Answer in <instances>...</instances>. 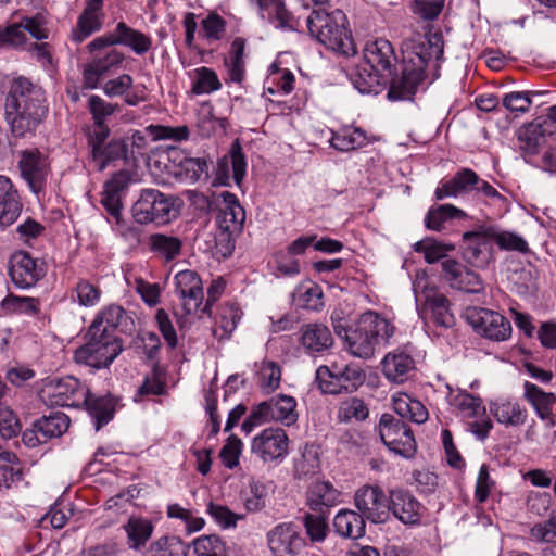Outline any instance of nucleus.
I'll return each mask as SVG.
<instances>
[{"label":"nucleus","instance_id":"nucleus-31","mask_svg":"<svg viewBox=\"0 0 556 556\" xmlns=\"http://www.w3.org/2000/svg\"><path fill=\"white\" fill-rule=\"evenodd\" d=\"M340 493L331 483L317 481L313 483L306 493V505L314 513H326L339 502Z\"/></svg>","mask_w":556,"mask_h":556},{"label":"nucleus","instance_id":"nucleus-14","mask_svg":"<svg viewBox=\"0 0 556 556\" xmlns=\"http://www.w3.org/2000/svg\"><path fill=\"white\" fill-rule=\"evenodd\" d=\"M9 275L17 288H31L45 277V262L34 258L28 252H15L9 262Z\"/></svg>","mask_w":556,"mask_h":556},{"label":"nucleus","instance_id":"nucleus-1","mask_svg":"<svg viewBox=\"0 0 556 556\" xmlns=\"http://www.w3.org/2000/svg\"><path fill=\"white\" fill-rule=\"evenodd\" d=\"M402 71L392 76L396 63L393 46L387 39L368 41L363 50L365 66L352 75V81L361 93L376 92V87L390 79L388 99L409 100L422 84L426 68L433 65L444 53L443 36L439 31L412 33L401 46Z\"/></svg>","mask_w":556,"mask_h":556},{"label":"nucleus","instance_id":"nucleus-4","mask_svg":"<svg viewBox=\"0 0 556 556\" xmlns=\"http://www.w3.org/2000/svg\"><path fill=\"white\" fill-rule=\"evenodd\" d=\"M395 332L394 325L377 312L366 311L352 326L348 351L359 358H370L376 349L387 345Z\"/></svg>","mask_w":556,"mask_h":556},{"label":"nucleus","instance_id":"nucleus-25","mask_svg":"<svg viewBox=\"0 0 556 556\" xmlns=\"http://www.w3.org/2000/svg\"><path fill=\"white\" fill-rule=\"evenodd\" d=\"M104 0H88L83 12L77 18L76 26L72 29L71 38L80 43L92 34L101 30L105 14L103 12Z\"/></svg>","mask_w":556,"mask_h":556},{"label":"nucleus","instance_id":"nucleus-40","mask_svg":"<svg viewBox=\"0 0 556 556\" xmlns=\"http://www.w3.org/2000/svg\"><path fill=\"white\" fill-rule=\"evenodd\" d=\"M68 426L70 418L61 412L43 416L34 424L36 432L41 434L43 440L62 435Z\"/></svg>","mask_w":556,"mask_h":556},{"label":"nucleus","instance_id":"nucleus-11","mask_svg":"<svg viewBox=\"0 0 556 556\" xmlns=\"http://www.w3.org/2000/svg\"><path fill=\"white\" fill-rule=\"evenodd\" d=\"M152 38L125 22H118L112 33L96 37L90 41V49L111 48L124 46L129 48L137 55H142L152 49Z\"/></svg>","mask_w":556,"mask_h":556},{"label":"nucleus","instance_id":"nucleus-18","mask_svg":"<svg viewBox=\"0 0 556 556\" xmlns=\"http://www.w3.org/2000/svg\"><path fill=\"white\" fill-rule=\"evenodd\" d=\"M257 417L266 422L277 421L285 426H292L298 420L296 401L290 395H275L253 407V418Z\"/></svg>","mask_w":556,"mask_h":556},{"label":"nucleus","instance_id":"nucleus-24","mask_svg":"<svg viewBox=\"0 0 556 556\" xmlns=\"http://www.w3.org/2000/svg\"><path fill=\"white\" fill-rule=\"evenodd\" d=\"M390 510L404 525H417L422 518L425 507L410 492L397 489L390 491Z\"/></svg>","mask_w":556,"mask_h":556},{"label":"nucleus","instance_id":"nucleus-32","mask_svg":"<svg viewBox=\"0 0 556 556\" xmlns=\"http://www.w3.org/2000/svg\"><path fill=\"white\" fill-rule=\"evenodd\" d=\"M301 331V344L308 353H323L333 344L330 330L321 324L305 325Z\"/></svg>","mask_w":556,"mask_h":556},{"label":"nucleus","instance_id":"nucleus-59","mask_svg":"<svg viewBox=\"0 0 556 556\" xmlns=\"http://www.w3.org/2000/svg\"><path fill=\"white\" fill-rule=\"evenodd\" d=\"M27 42V37L17 22L0 26V49H21Z\"/></svg>","mask_w":556,"mask_h":556},{"label":"nucleus","instance_id":"nucleus-13","mask_svg":"<svg viewBox=\"0 0 556 556\" xmlns=\"http://www.w3.org/2000/svg\"><path fill=\"white\" fill-rule=\"evenodd\" d=\"M467 319L473 329L493 341H505L511 334L510 321L502 314L486 308L467 311Z\"/></svg>","mask_w":556,"mask_h":556},{"label":"nucleus","instance_id":"nucleus-41","mask_svg":"<svg viewBox=\"0 0 556 556\" xmlns=\"http://www.w3.org/2000/svg\"><path fill=\"white\" fill-rule=\"evenodd\" d=\"M22 467L15 454L0 453V491L9 490L22 480Z\"/></svg>","mask_w":556,"mask_h":556},{"label":"nucleus","instance_id":"nucleus-8","mask_svg":"<svg viewBox=\"0 0 556 556\" xmlns=\"http://www.w3.org/2000/svg\"><path fill=\"white\" fill-rule=\"evenodd\" d=\"M131 214L141 225H166L179 215L178 199L156 189H143L131 207Z\"/></svg>","mask_w":556,"mask_h":556},{"label":"nucleus","instance_id":"nucleus-47","mask_svg":"<svg viewBox=\"0 0 556 556\" xmlns=\"http://www.w3.org/2000/svg\"><path fill=\"white\" fill-rule=\"evenodd\" d=\"M281 381V369L273 361H263L257 371V384L264 393L277 390Z\"/></svg>","mask_w":556,"mask_h":556},{"label":"nucleus","instance_id":"nucleus-62","mask_svg":"<svg viewBox=\"0 0 556 556\" xmlns=\"http://www.w3.org/2000/svg\"><path fill=\"white\" fill-rule=\"evenodd\" d=\"M226 31V22L216 13L208 14L202 21V34L208 41L222 39Z\"/></svg>","mask_w":556,"mask_h":556},{"label":"nucleus","instance_id":"nucleus-39","mask_svg":"<svg viewBox=\"0 0 556 556\" xmlns=\"http://www.w3.org/2000/svg\"><path fill=\"white\" fill-rule=\"evenodd\" d=\"M90 416L96 421V430L108 424L114 415V402L110 396H93L87 390L86 401H83Z\"/></svg>","mask_w":556,"mask_h":556},{"label":"nucleus","instance_id":"nucleus-55","mask_svg":"<svg viewBox=\"0 0 556 556\" xmlns=\"http://www.w3.org/2000/svg\"><path fill=\"white\" fill-rule=\"evenodd\" d=\"M208 164L202 157H189L182 164L180 169H175L174 175L191 182L199 181L202 177H207Z\"/></svg>","mask_w":556,"mask_h":556},{"label":"nucleus","instance_id":"nucleus-37","mask_svg":"<svg viewBox=\"0 0 556 556\" xmlns=\"http://www.w3.org/2000/svg\"><path fill=\"white\" fill-rule=\"evenodd\" d=\"M123 528L127 533L129 547L136 551L146 545L153 532L152 522L147 518L137 516H131Z\"/></svg>","mask_w":556,"mask_h":556},{"label":"nucleus","instance_id":"nucleus-33","mask_svg":"<svg viewBox=\"0 0 556 556\" xmlns=\"http://www.w3.org/2000/svg\"><path fill=\"white\" fill-rule=\"evenodd\" d=\"M365 518L350 509L340 510L333 519V528L338 535L345 539H358L365 534Z\"/></svg>","mask_w":556,"mask_h":556},{"label":"nucleus","instance_id":"nucleus-12","mask_svg":"<svg viewBox=\"0 0 556 556\" xmlns=\"http://www.w3.org/2000/svg\"><path fill=\"white\" fill-rule=\"evenodd\" d=\"M86 395L87 389L74 377L52 380L42 389L43 399L52 406L78 407Z\"/></svg>","mask_w":556,"mask_h":556},{"label":"nucleus","instance_id":"nucleus-35","mask_svg":"<svg viewBox=\"0 0 556 556\" xmlns=\"http://www.w3.org/2000/svg\"><path fill=\"white\" fill-rule=\"evenodd\" d=\"M490 412L498 424L506 427H520L527 420V409L517 402L498 401L490 405Z\"/></svg>","mask_w":556,"mask_h":556},{"label":"nucleus","instance_id":"nucleus-19","mask_svg":"<svg viewBox=\"0 0 556 556\" xmlns=\"http://www.w3.org/2000/svg\"><path fill=\"white\" fill-rule=\"evenodd\" d=\"M176 292L181 300L186 315L198 314L204 293L202 280L194 270H181L175 276Z\"/></svg>","mask_w":556,"mask_h":556},{"label":"nucleus","instance_id":"nucleus-36","mask_svg":"<svg viewBox=\"0 0 556 556\" xmlns=\"http://www.w3.org/2000/svg\"><path fill=\"white\" fill-rule=\"evenodd\" d=\"M263 20L282 29H294L293 16L282 0H256Z\"/></svg>","mask_w":556,"mask_h":556},{"label":"nucleus","instance_id":"nucleus-57","mask_svg":"<svg viewBox=\"0 0 556 556\" xmlns=\"http://www.w3.org/2000/svg\"><path fill=\"white\" fill-rule=\"evenodd\" d=\"M491 236L493 237V241L502 250L517 251L520 253H527L529 251L527 241L514 232L498 231L496 228L491 227Z\"/></svg>","mask_w":556,"mask_h":556},{"label":"nucleus","instance_id":"nucleus-22","mask_svg":"<svg viewBox=\"0 0 556 556\" xmlns=\"http://www.w3.org/2000/svg\"><path fill=\"white\" fill-rule=\"evenodd\" d=\"M247 163L242 153V148L238 140L231 144L229 156L225 155L217 162L214 186H230L233 180L240 186L245 175Z\"/></svg>","mask_w":556,"mask_h":556},{"label":"nucleus","instance_id":"nucleus-26","mask_svg":"<svg viewBox=\"0 0 556 556\" xmlns=\"http://www.w3.org/2000/svg\"><path fill=\"white\" fill-rule=\"evenodd\" d=\"M554 126V123H530L523 126L518 131L520 149L530 155L536 154L540 148L545 147L547 149L549 144L556 141V134L552 129Z\"/></svg>","mask_w":556,"mask_h":556},{"label":"nucleus","instance_id":"nucleus-23","mask_svg":"<svg viewBox=\"0 0 556 556\" xmlns=\"http://www.w3.org/2000/svg\"><path fill=\"white\" fill-rule=\"evenodd\" d=\"M444 278L452 288L468 292L481 293L484 285L480 276L463 266L459 262L446 258L441 263Z\"/></svg>","mask_w":556,"mask_h":556},{"label":"nucleus","instance_id":"nucleus-46","mask_svg":"<svg viewBox=\"0 0 556 556\" xmlns=\"http://www.w3.org/2000/svg\"><path fill=\"white\" fill-rule=\"evenodd\" d=\"M321 296L320 288L312 282L299 285L293 292L294 303L301 308L311 311L323 306Z\"/></svg>","mask_w":556,"mask_h":556},{"label":"nucleus","instance_id":"nucleus-28","mask_svg":"<svg viewBox=\"0 0 556 556\" xmlns=\"http://www.w3.org/2000/svg\"><path fill=\"white\" fill-rule=\"evenodd\" d=\"M90 326H97V328H104L106 331L113 333L115 330L121 332H130L135 323L131 314L124 307L117 304H110L104 306L96 316Z\"/></svg>","mask_w":556,"mask_h":556},{"label":"nucleus","instance_id":"nucleus-58","mask_svg":"<svg viewBox=\"0 0 556 556\" xmlns=\"http://www.w3.org/2000/svg\"><path fill=\"white\" fill-rule=\"evenodd\" d=\"M7 312L36 315L39 312V300L30 296L8 295L2 300Z\"/></svg>","mask_w":556,"mask_h":556},{"label":"nucleus","instance_id":"nucleus-60","mask_svg":"<svg viewBox=\"0 0 556 556\" xmlns=\"http://www.w3.org/2000/svg\"><path fill=\"white\" fill-rule=\"evenodd\" d=\"M75 292L78 304L85 307L96 306L102 295L101 289L87 279H80L76 283Z\"/></svg>","mask_w":556,"mask_h":556},{"label":"nucleus","instance_id":"nucleus-6","mask_svg":"<svg viewBox=\"0 0 556 556\" xmlns=\"http://www.w3.org/2000/svg\"><path fill=\"white\" fill-rule=\"evenodd\" d=\"M123 351V341L104 328L89 326L86 343L75 351L76 363L100 369L109 367Z\"/></svg>","mask_w":556,"mask_h":556},{"label":"nucleus","instance_id":"nucleus-49","mask_svg":"<svg viewBox=\"0 0 556 556\" xmlns=\"http://www.w3.org/2000/svg\"><path fill=\"white\" fill-rule=\"evenodd\" d=\"M129 146L125 139H113L101 150V156L94 157L93 161L98 165V170L105 169L108 164L115 160H127Z\"/></svg>","mask_w":556,"mask_h":556},{"label":"nucleus","instance_id":"nucleus-7","mask_svg":"<svg viewBox=\"0 0 556 556\" xmlns=\"http://www.w3.org/2000/svg\"><path fill=\"white\" fill-rule=\"evenodd\" d=\"M417 311L424 320H432L437 326L450 328L455 317L450 307L448 299L441 293L430 278L418 274L413 282Z\"/></svg>","mask_w":556,"mask_h":556},{"label":"nucleus","instance_id":"nucleus-54","mask_svg":"<svg viewBox=\"0 0 556 556\" xmlns=\"http://www.w3.org/2000/svg\"><path fill=\"white\" fill-rule=\"evenodd\" d=\"M146 131L152 136L153 140L186 141L190 136V129L186 125H149L146 127Z\"/></svg>","mask_w":556,"mask_h":556},{"label":"nucleus","instance_id":"nucleus-53","mask_svg":"<svg viewBox=\"0 0 556 556\" xmlns=\"http://www.w3.org/2000/svg\"><path fill=\"white\" fill-rule=\"evenodd\" d=\"M192 91L197 94L211 93L222 88L217 74L212 68L202 66L195 70Z\"/></svg>","mask_w":556,"mask_h":556},{"label":"nucleus","instance_id":"nucleus-63","mask_svg":"<svg viewBox=\"0 0 556 556\" xmlns=\"http://www.w3.org/2000/svg\"><path fill=\"white\" fill-rule=\"evenodd\" d=\"M267 491L264 483L261 481L252 480L249 484V493L244 498V504L248 510L258 511L265 506V497Z\"/></svg>","mask_w":556,"mask_h":556},{"label":"nucleus","instance_id":"nucleus-52","mask_svg":"<svg viewBox=\"0 0 556 556\" xmlns=\"http://www.w3.org/2000/svg\"><path fill=\"white\" fill-rule=\"evenodd\" d=\"M319 389L327 394H341L346 392V386L342 383L340 375L334 367L320 366L316 371Z\"/></svg>","mask_w":556,"mask_h":556},{"label":"nucleus","instance_id":"nucleus-61","mask_svg":"<svg viewBox=\"0 0 556 556\" xmlns=\"http://www.w3.org/2000/svg\"><path fill=\"white\" fill-rule=\"evenodd\" d=\"M101 204L104 206L115 225L119 228V232L124 235L125 220L122 215V200L121 194L111 193L108 191L102 192Z\"/></svg>","mask_w":556,"mask_h":556},{"label":"nucleus","instance_id":"nucleus-34","mask_svg":"<svg viewBox=\"0 0 556 556\" xmlns=\"http://www.w3.org/2000/svg\"><path fill=\"white\" fill-rule=\"evenodd\" d=\"M525 396L532 404L538 416L543 420L546 419L548 421V426L553 427L555 421L551 416L553 406L556 402L554 393L545 392L534 383L526 382Z\"/></svg>","mask_w":556,"mask_h":556},{"label":"nucleus","instance_id":"nucleus-38","mask_svg":"<svg viewBox=\"0 0 556 556\" xmlns=\"http://www.w3.org/2000/svg\"><path fill=\"white\" fill-rule=\"evenodd\" d=\"M366 143L367 136L358 127H343L334 132L330 139V146L340 152L353 151Z\"/></svg>","mask_w":556,"mask_h":556},{"label":"nucleus","instance_id":"nucleus-27","mask_svg":"<svg viewBox=\"0 0 556 556\" xmlns=\"http://www.w3.org/2000/svg\"><path fill=\"white\" fill-rule=\"evenodd\" d=\"M477 184H479L478 174L470 168H462L451 179L440 182L434 191V198L441 201L467 194L476 190Z\"/></svg>","mask_w":556,"mask_h":556},{"label":"nucleus","instance_id":"nucleus-48","mask_svg":"<svg viewBox=\"0 0 556 556\" xmlns=\"http://www.w3.org/2000/svg\"><path fill=\"white\" fill-rule=\"evenodd\" d=\"M192 556H227L226 544L217 535H202L192 542Z\"/></svg>","mask_w":556,"mask_h":556},{"label":"nucleus","instance_id":"nucleus-5","mask_svg":"<svg viewBox=\"0 0 556 556\" xmlns=\"http://www.w3.org/2000/svg\"><path fill=\"white\" fill-rule=\"evenodd\" d=\"M306 24L309 34L328 49L344 55L355 53L353 38L345 26L346 16L341 10L315 9Z\"/></svg>","mask_w":556,"mask_h":556},{"label":"nucleus","instance_id":"nucleus-43","mask_svg":"<svg viewBox=\"0 0 556 556\" xmlns=\"http://www.w3.org/2000/svg\"><path fill=\"white\" fill-rule=\"evenodd\" d=\"M17 24L23 29V34L26 35V33H28L30 37L37 41H43L49 38V18L45 12H37L34 15H24Z\"/></svg>","mask_w":556,"mask_h":556},{"label":"nucleus","instance_id":"nucleus-30","mask_svg":"<svg viewBox=\"0 0 556 556\" xmlns=\"http://www.w3.org/2000/svg\"><path fill=\"white\" fill-rule=\"evenodd\" d=\"M22 211V203L17 190L11 180L0 175V226L12 225Z\"/></svg>","mask_w":556,"mask_h":556},{"label":"nucleus","instance_id":"nucleus-3","mask_svg":"<svg viewBox=\"0 0 556 556\" xmlns=\"http://www.w3.org/2000/svg\"><path fill=\"white\" fill-rule=\"evenodd\" d=\"M393 409L401 417L383 414L379 421V434L390 451L403 457H412L417 444L412 429L403 421L408 419L416 424H424L428 419V410L424 404L406 393L393 396Z\"/></svg>","mask_w":556,"mask_h":556},{"label":"nucleus","instance_id":"nucleus-9","mask_svg":"<svg viewBox=\"0 0 556 556\" xmlns=\"http://www.w3.org/2000/svg\"><path fill=\"white\" fill-rule=\"evenodd\" d=\"M222 203L218 205L216 223L219 233L216 247L224 256L230 255L235 249V237L241 233L245 220V211L238 198L228 191L220 193Z\"/></svg>","mask_w":556,"mask_h":556},{"label":"nucleus","instance_id":"nucleus-42","mask_svg":"<svg viewBox=\"0 0 556 556\" xmlns=\"http://www.w3.org/2000/svg\"><path fill=\"white\" fill-rule=\"evenodd\" d=\"M464 217H466V213L463 210L452 204H442L428 211L425 225L430 230L439 231L446 220Z\"/></svg>","mask_w":556,"mask_h":556},{"label":"nucleus","instance_id":"nucleus-56","mask_svg":"<svg viewBox=\"0 0 556 556\" xmlns=\"http://www.w3.org/2000/svg\"><path fill=\"white\" fill-rule=\"evenodd\" d=\"M414 250L424 253L425 261L428 264H434L446 257L447 253L453 250V245L443 244L433 239H425L416 242Z\"/></svg>","mask_w":556,"mask_h":556},{"label":"nucleus","instance_id":"nucleus-64","mask_svg":"<svg viewBox=\"0 0 556 556\" xmlns=\"http://www.w3.org/2000/svg\"><path fill=\"white\" fill-rule=\"evenodd\" d=\"M88 108L94 121V124H105L106 117L111 116L117 109V104L104 101L99 96H91L88 100Z\"/></svg>","mask_w":556,"mask_h":556},{"label":"nucleus","instance_id":"nucleus-45","mask_svg":"<svg viewBox=\"0 0 556 556\" xmlns=\"http://www.w3.org/2000/svg\"><path fill=\"white\" fill-rule=\"evenodd\" d=\"M328 515L326 513H306L302 517L305 533L312 543H321L328 534Z\"/></svg>","mask_w":556,"mask_h":556},{"label":"nucleus","instance_id":"nucleus-17","mask_svg":"<svg viewBox=\"0 0 556 556\" xmlns=\"http://www.w3.org/2000/svg\"><path fill=\"white\" fill-rule=\"evenodd\" d=\"M289 447V438L280 428H266L253 438L251 452L264 463L282 459Z\"/></svg>","mask_w":556,"mask_h":556},{"label":"nucleus","instance_id":"nucleus-50","mask_svg":"<svg viewBox=\"0 0 556 556\" xmlns=\"http://www.w3.org/2000/svg\"><path fill=\"white\" fill-rule=\"evenodd\" d=\"M368 415L369 409L365 402L355 396L342 401L338 408V419L341 422L363 421Z\"/></svg>","mask_w":556,"mask_h":556},{"label":"nucleus","instance_id":"nucleus-51","mask_svg":"<svg viewBox=\"0 0 556 556\" xmlns=\"http://www.w3.org/2000/svg\"><path fill=\"white\" fill-rule=\"evenodd\" d=\"M151 250L166 260H174L181 250V241L174 236L154 233L149 238Z\"/></svg>","mask_w":556,"mask_h":556},{"label":"nucleus","instance_id":"nucleus-21","mask_svg":"<svg viewBox=\"0 0 556 556\" xmlns=\"http://www.w3.org/2000/svg\"><path fill=\"white\" fill-rule=\"evenodd\" d=\"M491 227L463 235L464 258L473 266H485L492 256Z\"/></svg>","mask_w":556,"mask_h":556},{"label":"nucleus","instance_id":"nucleus-15","mask_svg":"<svg viewBox=\"0 0 556 556\" xmlns=\"http://www.w3.org/2000/svg\"><path fill=\"white\" fill-rule=\"evenodd\" d=\"M267 544L274 556H296L306 545L294 522H281L268 531Z\"/></svg>","mask_w":556,"mask_h":556},{"label":"nucleus","instance_id":"nucleus-10","mask_svg":"<svg viewBox=\"0 0 556 556\" xmlns=\"http://www.w3.org/2000/svg\"><path fill=\"white\" fill-rule=\"evenodd\" d=\"M90 42L86 46L87 52L91 55L88 63L83 67V88L96 89L103 76L119 68L125 61V54L111 47L91 50Z\"/></svg>","mask_w":556,"mask_h":556},{"label":"nucleus","instance_id":"nucleus-44","mask_svg":"<svg viewBox=\"0 0 556 556\" xmlns=\"http://www.w3.org/2000/svg\"><path fill=\"white\" fill-rule=\"evenodd\" d=\"M245 41L237 37L232 43L229 52V58L226 60L228 75L231 81L241 83L244 78L245 64L243 60Z\"/></svg>","mask_w":556,"mask_h":556},{"label":"nucleus","instance_id":"nucleus-16","mask_svg":"<svg viewBox=\"0 0 556 556\" xmlns=\"http://www.w3.org/2000/svg\"><path fill=\"white\" fill-rule=\"evenodd\" d=\"M354 503L361 515L374 523H382L389 518V501L378 485H363L354 495Z\"/></svg>","mask_w":556,"mask_h":556},{"label":"nucleus","instance_id":"nucleus-2","mask_svg":"<svg viewBox=\"0 0 556 556\" xmlns=\"http://www.w3.org/2000/svg\"><path fill=\"white\" fill-rule=\"evenodd\" d=\"M48 113L43 90L25 77L14 78L5 98V117L16 138L33 136Z\"/></svg>","mask_w":556,"mask_h":556},{"label":"nucleus","instance_id":"nucleus-29","mask_svg":"<svg viewBox=\"0 0 556 556\" xmlns=\"http://www.w3.org/2000/svg\"><path fill=\"white\" fill-rule=\"evenodd\" d=\"M381 366L384 377L394 383L407 381L415 370L413 357L403 351L388 353L383 357Z\"/></svg>","mask_w":556,"mask_h":556},{"label":"nucleus","instance_id":"nucleus-20","mask_svg":"<svg viewBox=\"0 0 556 556\" xmlns=\"http://www.w3.org/2000/svg\"><path fill=\"white\" fill-rule=\"evenodd\" d=\"M18 166L22 177L31 191L40 192L46 186L50 172L47 157L37 149L25 150L21 152Z\"/></svg>","mask_w":556,"mask_h":556}]
</instances>
